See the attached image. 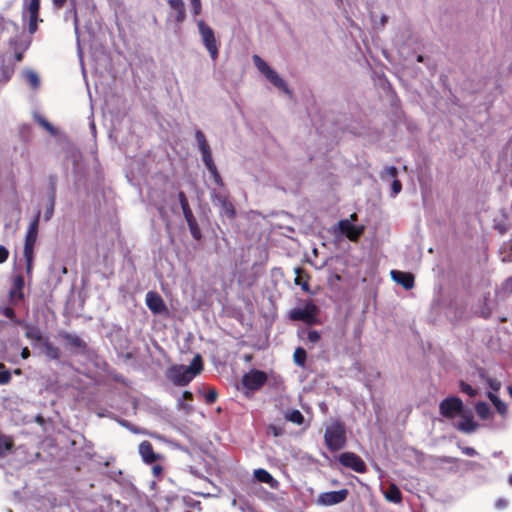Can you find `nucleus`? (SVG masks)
<instances>
[{"instance_id":"obj_1","label":"nucleus","mask_w":512,"mask_h":512,"mask_svg":"<svg viewBox=\"0 0 512 512\" xmlns=\"http://www.w3.org/2000/svg\"><path fill=\"white\" fill-rule=\"evenodd\" d=\"M203 369L202 358L197 354L189 366L174 365L167 370V378L176 386L188 385Z\"/></svg>"},{"instance_id":"obj_2","label":"nucleus","mask_w":512,"mask_h":512,"mask_svg":"<svg viewBox=\"0 0 512 512\" xmlns=\"http://www.w3.org/2000/svg\"><path fill=\"white\" fill-rule=\"evenodd\" d=\"M325 444L331 451H338L346 445L345 425L339 420L327 424L324 434Z\"/></svg>"},{"instance_id":"obj_3","label":"nucleus","mask_w":512,"mask_h":512,"mask_svg":"<svg viewBox=\"0 0 512 512\" xmlns=\"http://www.w3.org/2000/svg\"><path fill=\"white\" fill-rule=\"evenodd\" d=\"M253 63L258 71L278 90L282 91L288 96L292 95L286 81L264 61L260 56L253 55Z\"/></svg>"},{"instance_id":"obj_4","label":"nucleus","mask_w":512,"mask_h":512,"mask_svg":"<svg viewBox=\"0 0 512 512\" xmlns=\"http://www.w3.org/2000/svg\"><path fill=\"white\" fill-rule=\"evenodd\" d=\"M40 211L37 212L33 221L29 224L24 244V257L27 264V271L30 272L32 267L34 245L37 240L38 227H39Z\"/></svg>"},{"instance_id":"obj_5","label":"nucleus","mask_w":512,"mask_h":512,"mask_svg":"<svg viewBox=\"0 0 512 512\" xmlns=\"http://www.w3.org/2000/svg\"><path fill=\"white\" fill-rule=\"evenodd\" d=\"M196 23L202 39V43L209 52L211 59L215 61L218 57L219 50L214 31L203 20H196Z\"/></svg>"},{"instance_id":"obj_6","label":"nucleus","mask_w":512,"mask_h":512,"mask_svg":"<svg viewBox=\"0 0 512 512\" xmlns=\"http://www.w3.org/2000/svg\"><path fill=\"white\" fill-rule=\"evenodd\" d=\"M317 307L312 301H307L303 307L296 308L291 311L290 317L292 320H300L305 323L311 324L315 319Z\"/></svg>"},{"instance_id":"obj_7","label":"nucleus","mask_w":512,"mask_h":512,"mask_svg":"<svg viewBox=\"0 0 512 512\" xmlns=\"http://www.w3.org/2000/svg\"><path fill=\"white\" fill-rule=\"evenodd\" d=\"M348 496L347 489L320 493L315 503L320 506H333L343 502Z\"/></svg>"},{"instance_id":"obj_8","label":"nucleus","mask_w":512,"mask_h":512,"mask_svg":"<svg viewBox=\"0 0 512 512\" xmlns=\"http://www.w3.org/2000/svg\"><path fill=\"white\" fill-rule=\"evenodd\" d=\"M440 413L446 418H454L463 410V402L458 397H449L439 405Z\"/></svg>"},{"instance_id":"obj_9","label":"nucleus","mask_w":512,"mask_h":512,"mask_svg":"<svg viewBox=\"0 0 512 512\" xmlns=\"http://www.w3.org/2000/svg\"><path fill=\"white\" fill-rule=\"evenodd\" d=\"M40 0H30L28 5L23 8V15L27 12L29 16L28 31L34 34L38 30V22H42L39 18Z\"/></svg>"},{"instance_id":"obj_10","label":"nucleus","mask_w":512,"mask_h":512,"mask_svg":"<svg viewBox=\"0 0 512 512\" xmlns=\"http://www.w3.org/2000/svg\"><path fill=\"white\" fill-rule=\"evenodd\" d=\"M59 337L65 342L67 348L75 353H85L87 351L86 342L76 334L61 331Z\"/></svg>"},{"instance_id":"obj_11","label":"nucleus","mask_w":512,"mask_h":512,"mask_svg":"<svg viewBox=\"0 0 512 512\" xmlns=\"http://www.w3.org/2000/svg\"><path fill=\"white\" fill-rule=\"evenodd\" d=\"M339 462L347 467L352 469L357 473H363L366 470V465L364 461L353 452H344L339 456Z\"/></svg>"},{"instance_id":"obj_12","label":"nucleus","mask_w":512,"mask_h":512,"mask_svg":"<svg viewBox=\"0 0 512 512\" xmlns=\"http://www.w3.org/2000/svg\"><path fill=\"white\" fill-rule=\"evenodd\" d=\"M211 200L215 206L221 208V213L226 215L228 218L235 216V209L232 203L228 200L227 195L216 190L211 191Z\"/></svg>"},{"instance_id":"obj_13","label":"nucleus","mask_w":512,"mask_h":512,"mask_svg":"<svg viewBox=\"0 0 512 512\" xmlns=\"http://www.w3.org/2000/svg\"><path fill=\"white\" fill-rule=\"evenodd\" d=\"M337 229L351 241H357L364 231L363 226H356L349 219L340 220L337 223Z\"/></svg>"},{"instance_id":"obj_14","label":"nucleus","mask_w":512,"mask_h":512,"mask_svg":"<svg viewBox=\"0 0 512 512\" xmlns=\"http://www.w3.org/2000/svg\"><path fill=\"white\" fill-rule=\"evenodd\" d=\"M266 380L267 376L264 372L260 370H251L249 373L244 375L242 383L246 388L256 390L263 386Z\"/></svg>"},{"instance_id":"obj_15","label":"nucleus","mask_w":512,"mask_h":512,"mask_svg":"<svg viewBox=\"0 0 512 512\" xmlns=\"http://www.w3.org/2000/svg\"><path fill=\"white\" fill-rule=\"evenodd\" d=\"M24 277L21 274H17L12 279V286L9 291V299L13 305H17L24 299Z\"/></svg>"},{"instance_id":"obj_16","label":"nucleus","mask_w":512,"mask_h":512,"mask_svg":"<svg viewBox=\"0 0 512 512\" xmlns=\"http://www.w3.org/2000/svg\"><path fill=\"white\" fill-rule=\"evenodd\" d=\"M146 304L148 308L154 313V314H167L168 309L162 299V297L154 291H149L146 294Z\"/></svg>"},{"instance_id":"obj_17","label":"nucleus","mask_w":512,"mask_h":512,"mask_svg":"<svg viewBox=\"0 0 512 512\" xmlns=\"http://www.w3.org/2000/svg\"><path fill=\"white\" fill-rule=\"evenodd\" d=\"M138 450L142 460L146 464H152L162 457L160 454L153 451L152 445L149 441H142L138 445Z\"/></svg>"},{"instance_id":"obj_18","label":"nucleus","mask_w":512,"mask_h":512,"mask_svg":"<svg viewBox=\"0 0 512 512\" xmlns=\"http://www.w3.org/2000/svg\"><path fill=\"white\" fill-rule=\"evenodd\" d=\"M390 275L393 281H395L397 284L401 285L405 289H411L414 286V277L411 273L392 270L390 272Z\"/></svg>"},{"instance_id":"obj_19","label":"nucleus","mask_w":512,"mask_h":512,"mask_svg":"<svg viewBox=\"0 0 512 512\" xmlns=\"http://www.w3.org/2000/svg\"><path fill=\"white\" fill-rule=\"evenodd\" d=\"M21 326L25 329L27 339L40 343L46 339L38 326L26 322H22Z\"/></svg>"},{"instance_id":"obj_20","label":"nucleus","mask_w":512,"mask_h":512,"mask_svg":"<svg viewBox=\"0 0 512 512\" xmlns=\"http://www.w3.org/2000/svg\"><path fill=\"white\" fill-rule=\"evenodd\" d=\"M192 400L193 394L189 391H184L182 397L177 400V409L190 414L193 411Z\"/></svg>"},{"instance_id":"obj_21","label":"nucleus","mask_w":512,"mask_h":512,"mask_svg":"<svg viewBox=\"0 0 512 512\" xmlns=\"http://www.w3.org/2000/svg\"><path fill=\"white\" fill-rule=\"evenodd\" d=\"M455 427L461 432L472 433L477 429L478 424L471 415H464L462 420L455 424Z\"/></svg>"},{"instance_id":"obj_22","label":"nucleus","mask_w":512,"mask_h":512,"mask_svg":"<svg viewBox=\"0 0 512 512\" xmlns=\"http://www.w3.org/2000/svg\"><path fill=\"white\" fill-rule=\"evenodd\" d=\"M55 201H56V186H55L54 182H51L50 193H49V202H48V205L44 212V220L45 221H49L52 218V216L54 214Z\"/></svg>"},{"instance_id":"obj_23","label":"nucleus","mask_w":512,"mask_h":512,"mask_svg":"<svg viewBox=\"0 0 512 512\" xmlns=\"http://www.w3.org/2000/svg\"><path fill=\"white\" fill-rule=\"evenodd\" d=\"M9 44L11 47H13L16 52L14 54V58L17 62H21L24 58V52L28 49L30 42L25 43H18V40L16 38L11 39L9 41Z\"/></svg>"},{"instance_id":"obj_24","label":"nucleus","mask_w":512,"mask_h":512,"mask_svg":"<svg viewBox=\"0 0 512 512\" xmlns=\"http://www.w3.org/2000/svg\"><path fill=\"white\" fill-rule=\"evenodd\" d=\"M45 355L52 360H58L60 358V349L53 345L48 338L41 343Z\"/></svg>"},{"instance_id":"obj_25","label":"nucleus","mask_w":512,"mask_h":512,"mask_svg":"<svg viewBox=\"0 0 512 512\" xmlns=\"http://www.w3.org/2000/svg\"><path fill=\"white\" fill-rule=\"evenodd\" d=\"M172 14L170 17H173L174 21L177 24H182L186 19V10L185 3H178L175 6L171 7Z\"/></svg>"},{"instance_id":"obj_26","label":"nucleus","mask_w":512,"mask_h":512,"mask_svg":"<svg viewBox=\"0 0 512 512\" xmlns=\"http://www.w3.org/2000/svg\"><path fill=\"white\" fill-rule=\"evenodd\" d=\"M254 476L258 481L269 484L271 487H275V485L277 484V481L265 469H256L254 471Z\"/></svg>"},{"instance_id":"obj_27","label":"nucleus","mask_w":512,"mask_h":512,"mask_svg":"<svg viewBox=\"0 0 512 512\" xmlns=\"http://www.w3.org/2000/svg\"><path fill=\"white\" fill-rule=\"evenodd\" d=\"M178 200H179L180 206L182 208L185 220L188 221V220L195 218L184 192L180 191L178 193Z\"/></svg>"},{"instance_id":"obj_28","label":"nucleus","mask_w":512,"mask_h":512,"mask_svg":"<svg viewBox=\"0 0 512 512\" xmlns=\"http://www.w3.org/2000/svg\"><path fill=\"white\" fill-rule=\"evenodd\" d=\"M14 447V441L10 436L0 432V457L5 456L7 452Z\"/></svg>"},{"instance_id":"obj_29","label":"nucleus","mask_w":512,"mask_h":512,"mask_svg":"<svg viewBox=\"0 0 512 512\" xmlns=\"http://www.w3.org/2000/svg\"><path fill=\"white\" fill-rule=\"evenodd\" d=\"M385 497L390 502L398 503L401 501V492L396 485L391 484L385 493Z\"/></svg>"},{"instance_id":"obj_30","label":"nucleus","mask_w":512,"mask_h":512,"mask_svg":"<svg viewBox=\"0 0 512 512\" xmlns=\"http://www.w3.org/2000/svg\"><path fill=\"white\" fill-rule=\"evenodd\" d=\"M475 411L481 419H488L491 416V409L486 402H478L475 405Z\"/></svg>"},{"instance_id":"obj_31","label":"nucleus","mask_w":512,"mask_h":512,"mask_svg":"<svg viewBox=\"0 0 512 512\" xmlns=\"http://www.w3.org/2000/svg\"><path fill=\"white\" fill-rule=\"evenodd\" d=\"M285 418H286V420H288L292 423H295L297 425H302L304 422V416L297 409L287 411L285 414Z\"/></svg>"},{"instance_id":"obj_32","label":"nucleus","mask_w":512,"mask_h":512,"mask_svg":"<svg viewBox=\"0 0 512 512\" xmlns=\"http://www.w3.org/2000/svg\"><path fill=\"white\" fill-rule=\"evenodd\" d=\"M195 139L198 145V149L200 152L210 150V146L206 140L204 133L201 130H196Z\"/></svg>"},{"instance_id":"obj_33","label":"nucleus","mask_w":512,"mask_h":512,"mask_svg":"<svg viewBox=\"0 0 512 512\" xmlns=\"http://www.w3.org/2000/svg\"><path fill=\"white\" fill-rule=\"evenodd\" d=\"M187 222V225L189 227V230H190V233L192 235V237L196 240H199L202 236L201 234V231H200V228L197 224V221L195 218L191 219V220H188L186 221Z\"/></svg>"},{"instance_id":"obj_34","label":"nucleus","mask_w":512,"mask_h":512,"mask_svg":"<svg viewBox=\"0 0 512 512\" xmlns=\"http://www.w3.org/2000/svg\"><path fill=\"white\" fill-rule=\"evenodd\" d=\"M293 358L296 365L303 367L306 360V351L303 348L298 347L294 351Z\"/></svg>"},{"instance_id":"obj_35","label":"nucleus","mask_w":512,"mask_h":512,"mask_svg":"<svg viewBox=\"0 0 512 512\" xmlns=\"http://www.w3.org/2000/svg\"><path fill=\"white\" fill-rule=\"evenodd\" d=\"M1 314L4 315L5 317H7L8 319H10L11 321H13L15 324L22 325L23 321L19 320L16 317V313H15L13 308H11V307H4V308H2L1 309Z\"/></svg>"},{"instance_id":"obj_36","label":"nucleus","mask_w":512,"mask_h":512,"mask_svg":"<svg viewBox=\"0 0 512 512\" xmlns=\"http://www.w3.org/2000/svg\"><path fill=\"white\" fill-rule=\"evenodd\" d=\"M0 369H3L0 371V385H6L10 383L12 379L10 371L5 369V366L2 363H0Z\"/></svg>"},{"instance_id":"obj_37","label":"nucleus","mask_w":512,"mask_h":512,"mask_svg":"<svg viewBox=\"0 0 512 512\" xmlns=\"http://www.w3.org/2000/svg\"><path fill=\"white\" fill-rule=\"evenodd\" d=\"M497 294H510L512 293V276L507 278L496 291Z\"/></svg>"},{"instance_id":"obj_38","label":"nucleus","mask_w":512,"mask_h":512,"mask_svg":"<svg viewBox=\"0 0 512 512\" xmlns=\"http://www.w3.org/2000/svg\"><path fill=\"white\" fill-rule=\"evenodd\" d=\"M207 170L210 172L211 177L213 178L215 184L219 187H223L224 183H223L222 177L220 176V174L217 170L216 165L211 168H208Z\"/></svg>"},{"instance_id":"obj_39","label":"nucleus","mask_w":512,"mask_h":512,"mask_svg":"<svg viewBox=\"0 0 512 512\" xmlns=\"http://www.w3.org/2000/svg\"><path fill=\"white\" fill-rule=\"evenodd\" d=\"M201 155H202V160L207 169L215 166V163L212 159L211 149L201 152Z\"/></svg>"},{"instance_id":"obj_40","label":"nucleus","mask_w":512,"mask_h":512,"mask_svg":"<svg viewBox=\"0 0 512 512\" xmlns=\"http://www.w3.org/2000/svg\"><path fill=\"white\" fill-rule=\"evenodd\" d=\"M1 74L3 81H8L14 74V67L13 66H5L3 65L1 67Z\"/></svg>"},{"instance_id":"obj_41","label":"nucleus","mask_w":512,"mask_h":512,"mask_svg":"<svg viewBox=\"0 0 512 512\" xmlns=\"http://www.w3.org/2000/svg\"><path fill=\"white\" fill-rule=\"evenodd\" d=\"M192 8V14L194 17H197L202 12V3L201 0H189Z\"/></svg>"},{"instance_id":"obj_42","label":"nucleus","mask_w":512,"mask_h":512,"mask_svg":"<svg viewBox=\"0 0 512 512\" xmlns=\"http://www.w3.org/2000/svg\"><path fill=\"white\" fill-rule=\"evenodd\" d=\"M398 170L394 166H389L384 169V172L382 173V178L385 179L386 177L397 179Z\"/></svg>"},{"instance_id":"obj_43","label":"nucleus","mask_w":512,"mask_h":512,"mask_svg":"<svg viewBox=\"0 0 512 512\" xmlns=\"http://www.w3.org/2000/svg\"><path fill=\"white\" fill-rule=\"evenodd\" d=\"M460 389L463 393L468 394L470 397H475L477 395V390L465 382L460 383Z\"/></svg>"},{"instance_id":"obj_44","label":"nucleus","mask_w":512,"mask_h":512,"mask_svg":"<svg viewBox=\"0 0 512 512\" xmlns=\"http://www.w3.org/2000/svg\"><path fill=\"white\" fill-rule=\"evenodd\" d=\"M486 382L489 388L494 392H497L501 388V382L498 379L487 377Z\"/></svg>"},{"instance_id":"obj_45","label":"nucleus","mask_w":512,"mask_h":512,"mask_svg":"<svg viewBox=\"0 0 512 512\" xmlns=\"http://www.w3.org/2000/svg\"><path fill=\"white\" fill-rule=\"evenodd\" d=\"M37 122L51 134L55 133L53 125L50 122H48L45 118L39 116L37 117Z\"/></svg>"},{"instance_id":"obj_46","label":"nucleus","mask_w":512,"mask_h":512,"mask_svg":"<svg viewBox=\"0 0 512 512\" xmlns=\"http://www.w3.org/2000/svg\"><path fill=\"white\" fill-rule=\"evenodd\" d=\"M392 193L391 196L395 197L401 192L402 184L398 179H394L391 185Z\"/></svg>"},{"instance_id":"obj_47","label":"nucleus","mask_w":512,"mask_h":512,"mask_svg":"<svg viewBox=\"0 0 512 512\" xmlns=\"http://www.w3.org/2000/svg\"><path fill=\"white\" fill-rule=\"evenodd\" d=\"M493 405L495 406V408L499 414H501L502 416L506 415L507 406L503 401L497 400L496 403H494Z\"/></svg>"},{"instance_id":"obj_48","label":"nucleus","mask_w":512,"mask_h":512,"mask_svg":"<svg viewBox=\"0 0 512 512\" xmlns=\"http://www.w3.org/2000/svg\"><path fill=\"white\" fill-rule=\"evenodd\" d=\"M307 339L311 343H316L320 340V334L316 330H310L307 334Z\"/></svg>"},{"instance_id":"obj_49","label":"nucleus","mask_w":512,"mask_h":512,"mask_svg":"<svg viewBox=\"0 0 512 512\" xmlns=\"http://www.w3.org/2000/svg\"><path fill=\"white\" fill-rule=\"evenodd\" d=\"M9 257V251L3 245H0V264L4 263Z\"/></svg>"},{"instance_id":"obj_50","label":"nucleus","mask_w":512,"mask_h":512,"mask_svg":"<svg viewBox=\"0 0 512 512\" xmlns=\"http://www.w3.org/2000/svg\"><path fill=\"white\" fill-rule=\"evenodd\" d=\"M205 399H206V402L208 404H211L213 402L216 401L217 399V392L215 390H210L206 395H205Z\"/></svg>"},{"instance_id":"obj_51","label":"nucleus","mask_w":512,"mask_h":512,"mask_svg":"<svg viewBox=\"0 0 512 512\" xmlns=\"http://www.w3.org/2000/svg\"><path fill=\"white\" fill-rule=\"evenodd\" d=\"M462 453H464L467 456H476L477 451L473 447H460Z\"/></svg>"},{"instance_id":"obj_52","label":"nucleus","mask_w":512,"mask_h":512,"mask_svg":"<svg viewBox=\"0 0 512 512\" xmlns=\"http://www.w3.org/2000/svg\"><path fill=\"white\" fill-rule=\"evenodd\" d=\"M162 472L163 468L161 465L156 464L152 467V474L154 477L159 478L162 475Z\"/></svg>"},{"instance_id":"obj_53","label":"nucleus","mask_w":512,"mask_h":512,"mask_svg":"<svg viewBox=\"0 0 512 512\" xmlns=\"http://www.w3.org/2000/svg\"><path fill=\"white\" fill-rule=\"evenodd\" d=\"M294 272H295V274H296L295 284H296V285H300V284H301V282H302V281H301V272H302V270H301V268L296 267V268L294 269Z\"/></svg>"},{"instance_id":"obj_54","label":"nucleus","mask_w":512,"mask_h":512,"mask_svg":"<svg viewBox=\"0 0 512 512\" xmlns=\"http://www.w3.org/2000/svg\"><path fill=\"white\" fill-rule=\"evenodd\" d=\"M493 392L494 391H489L487 393V396L490 399V401L494 404V403H496L497 400H500V398Z\"/></svg>"},{"instance_id":"obj_55","label":"nucleus","mask_w":512,"mask_h":512,"mask_svg":"<svg viewBox=\"0 0 512 512\" xmlns=\"http://www.w3.org/2000/svg\"><path fill=\"white\" fill-rule=\"evenodd\" d=\"M54 7L62 8L66 4L67 0H52Z\"/></svg>"},{"instance_id":"obj_56","label":"nucleus","mask_w":512,"mask_h":512,"mask_svg":"<svg viewBox=\"0 0 512 512\" xmlns=\"http://www.w3.org/2000/svg\"><path fill=\"white\" fill-rule=\"evenodd\" d=\"M21 357L23 359H28L30 357V350L28 349V347H24L21 351Z\"/></svg>"},{"instance_id":"obj_57","label":"nucleus","mask_w":512,"mask_h":512,"mask_svg":"<svg viewBox=\"0 0 512 512\" xmlns=\"http://www.w3.org/2000/svg\"><path fill=\"white\" fill-rule=\"evenodd\" d=\"M507 506V501L505 499H499L496 502V507L499 509L505 508Z\"/></svg>"},{"instance_id":"obj_58","label":"nucleus","mask_w":512,"mask_h":512,"mask_svg":"<svg viewBox=\"0 0 512 512\" xmlns=\"http://www.w3.org/2000/svg\"><path fill=\"white\" fill-rule=\"evenodd\" d=\"M182 2H184V1L183 0H167V3L170 8L175 6L178 3H182Z\"/></svg>"},{"instance_id":"obj_59","label":"nucleus","mask_w":512,"mask_h":512,"mask_svg":"<svg viewBox=\"0 0 512 512\" xmlns=\"http://www.w3.org/2000/svg\"><path fill=\"white\" fill-rule=\"evenodd\" d=\"M300 286H301L302 290L309 292V284L307 281L301 282Z\"/></svg>"},{"instance_id":"obj_60","label":"nucleus","mask_w":512,"mask_h":512,"mask_svg":"<svg viewBox=\"0 0 512 512\" xmlns=\"http://www.w3.org/2000/svg\"><path fill=\"white\" fill-rule=\"evenodd\" d=\"M348 219L350 220L351 223H352V221H356L357 220V214L356 213L351 214Z\"/></svg>"},{"instance_id":"obj_61","label":"nucleus","mask_w":512,"mask_h":512,"mask_svg":"<svg viewBox=\"0 0 512 512\" xmlns=\"http://www.w3.org/2000/svg\"><path fill=\"white\" fill-rule=\"evenodd\" d=\"M31 81L34 82V83L38 82V78H37V76L35 74L31 75Z\"/></svg>"},{"instance_id":"obj_62","label":"nucleus","mask_w":512,"mask_h":512,"mask_svg":"<svg viewBox=\"0 0 512 512\" xmlns=\"http://www.w3.org/2000/svg\"><path fill=\"white\" fill-rule=\"evenodd\" d=\"M508 393H509L510 397L512 398V386L508 387Z\"/></svg>"},{"instance_id":"obj_63","label":"nucleus","mask_w":512,"mask_h":512,"mask_svg":"<svg viewBox=\"0 0 512 512\" xmlns=\"http://www.w3.org/2000/svg\"><path fill=\"white\" fill-rule=\"evenodd\" d=\"M417 61H418V62H422V61H423V56H422V55H419V56L417 57Z\"/></svg>"},{"instance_id":"obj_64","label":"nucleus","mask_w":512,"mask_h":512,"mask_svg":"<svg viewBox=\"0 0 512 512\" xmlns=\"http://www.w3.org/2000/svg\"><path fill=\"white\" fill-rule=\"evenodd\" d=\"M509 484L512 485V474L509 477Z\"/></svg>"}]
</instances>
